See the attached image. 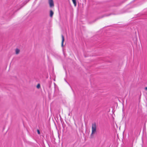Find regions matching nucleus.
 <instances>
[{
	"instance_id": "nucleus-7",
	"label": "nucleus",
	"mask_w": 147,
	"mask_h": 147,
	"mask_svg": "<svg viewBox=\"0 0 147 147\" xmlns=\"http://www.w3.org/2000/svg\"><path fill=\"white\" fill-rule=\"evenodd\" d=\"M36 87L38 88H39L40 87V85L39 84H37L36 86Z\"/></svg>"
},
{
	"instance_id": "nucleus-9",
	"label": "nucleus",
	"mask_w": 147,
	"mask_h": 147,
	"mask_svg": "<svg viewBox=\"0 0 147 147\" xmlns=\"http://www.w3.org/2000/svg\"><path fill=\"white\" fill-rule=\"evenodd\" d=\"M144 89H145V90L146 91H147V87H145L144 88Z\"/></svg>"
},
{
	"instance_id": "nucleus-3",
	"label": "nucleus",
	"mask_w": 147,
	"mask_h": 147,
	"mask_svg": "<svg viewBox=\"0 0 147 147\" xmlns=\"http://www.w3.org/2000/svg\"><path fill=\"white\" fill-rule=\"evenodd\" d=\"M62 43H61V46L62 47L63 46V43L64 40V36L63 35H62Z\"/></svg>"
},
{
	"instance_id": "nucleus-1",
	"label": "nucleus",
	"mask_w": 147,
	"mask_h": 147,
	"mask_svg": "<svg viewBox=\"0 0 147 147\" xmlns=\"http://www.w3.org/2000/svg\"><path fill=\"white\" fill-rule=\"evenodd\" d=\"M96 132V126L95 123H92V132L90 135L91 137H92L93 135Z\"/></svg>"
},
{
	"instance_id": "nucleus-2",
	"label": "nucleus",
	"mask_w": 147,
	"mask_h": 147,
	"mask_svg": "<svg viewBox=\"0 0 147 147\" xmlns=\"http://www.w3.org/2000/svg\"><path fill=\"white\" fill-rule=\"evenodd\" d=\"M49 3L50 7H52L54 6V2L53 0H49Z\"/></svg>"
},
{
	"instance_id": "nucleus-6",
	"label": "nucleus",
	"mask_w": 147,
	"mask_h": 147,
	"mask_svg": "<svg viewBox=\"0 0 147 147\" xmlns=\"http://www.w3.org/2000/svg\"><path fill=\"white\" fill-rule=\"evenodd\" d=\"M72 1L75 6H76V0H72Z\"/></svg>"
},
{
	"instance_id": "nucleus-4",
	"label": "nucleus",
	"mask_w": 147,
	"mask_h": 147,
	"mask_svg": "<svg viewBox=\"0 0 147 147\" xmlns=\"http://www.w3.org/2000/svg\"><path fill=\"white\" fill-rule=\"evenodd\" d=\"M53 12L52 10H50V17H52L53 14Z\"/></svg>"
},
{
	"instance_id": "nucleus-5",
	"label": "nucleus",
	"mask_w": 147,
	"mask_h": 147,
	"mask_svg": "<svg viewBox=\"0 0 147 147\" xmlns=\"http://www.w3.org/2000/svg\"><path fill=\"white\" fill-rule=\"evenodd\" d=\"M20 52V50L19 49H16L15 52H16V54H18Z\"/></svg>"
},
{
	"instance_id": "nucleus-8",
	"label": "nucleus",
	"mask_w": 147,
	"mask_h": 147,
	"mask_svg": "<svg viewBox=\"0 0 147 147\" xmlns=\"http://www.w3.org/2000/svg\"><path fill=\"white\" fill-rule=\"evenodd\" d=\"M37 131L38 134H40V133L39 130L38 129L37 130Z\"/></svg>"
}]
</instances>
